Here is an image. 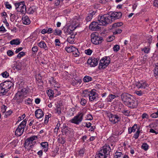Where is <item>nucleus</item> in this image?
Masks as SVG:
<instances>
[{"instance_id": "1", "label": "nucleus", "mask_w": 158, "mask_h": 158, "mask_svg": "<svg viewBox=\"0 0 158 158\" xmlns=\"http://www.w3.org/2000/svg\"><path fill=\"white\" fill-rule=\"evenodd\" d=\"M121 98L124 104L129 108H134L138 106V101L131 95L127 93H124L121 95Z\"/></svg>"}, {"instance_id": "2", "label": "nucleus", "mask_w": 158, "mask_h": 158, "mask_svg": "<svg viewBox=\"0 0 158 158\" xmlns=\"http://www.w3.org/2000/svg\"><path fill=\"white\" fill-rule=\"evenodd\" d=\"M98 20L100 25L105 26L107 24L111 23L113 20L111 18L110 14H104L102 16H99L98 17Z\"/></svg>"}, {"instance_id": "3", "label": "nucleus", "mask_w": 158, "mask_h": 158, "mask_svg": "<svg viewBox=\"0 0 158 158\" xmlns=\"http://www.w3.org/2000/svg\"><path fill=\"white\" fill-rule=\"evenodd\" d=\"M28 91L25 89L24 88L22 89L20 91H18L15 94L13 99L19 104L22 102L23 101V98L25 97Z\"/></svg>"}, {"instance_id": "4", "label": "nucleus", "mask_w": 158, "mask_h": 158, "mask_svg": "<svg viewBox=\"0 0 158 158\" xmlns=\"http://www.w3.org/2000/svg\"><path fill=\"white\" fill-rule=\"evenodd\" d=\"M27 123L26 119L23 120L15 132V135L18 136H21L23 133Z\"/></svg>"}, {"instance_id": "5", "label": "nucleus", "mask_w": 158, "mask_h": 158, "mask_svg": "<svg viewBox=\"0 0 158 158\" xmlns=\"http://www.w3.org/2000/svg\"><path fill=\"white\" fill-rule=\"evenodd\" d=\"M110 58L105 57L100 61L98 68L99 69H104L106 68L110 63Z\"/></svg>"}, {"instance_id": "6", "label": "nucleus", "mask_w": 158, "mask_h": 158, "mask_svg": "<svg viewBox=\"0 0 158 158\" xmlns=\"http://www.w3.org/2000/svg\"><path fill=\"white\" fill-rule=\"evenodd\" d=\"M83 115V114L82 113H79L77 115H76L73 119H71L70 122L72 123L78 124L82 121Z\"/></svg>"}, {"instance_id": "7", "label": "nucleus", "mask_w": 158, "mask_h": 158, "mask_svg": "<svg viewBox=\"0 0 158 158\" xmlns=\"http://www.w3.org/2000/svg\"><path fill=\"white\" fill-rule=\"evenodd\" d=\"M91 37L92 43L96 45L101 44L103 40L102 37L96 36L94 34H92Z\"/></svg>"}, {"instance_id": "8", "label": "nucleus", "mask_w": 158, "mask_h": 158, "mask_svg": "<svg viewBox=\"0 0 158 158\" xmlns=\"http://www.w3.org/2000/svg\"><path fill=\"white\" fill-rule=\"evenodd\" d=\"M108 116L109 117V121L114 124L118 122L120 120V118L116 115H113L110 113H108Z\"/></svg>"}, {"instance_id": "9", "label": "nucleus", "mask_w": 158, "mask_h": 158, "mask_svg": "<svg viewBox=\"0 0 158 158\" xmlns=\"http://www.w3.org/2000/svg\"><path fill=\"white\" fill-rule=\"evenodd\" d=\"M0 85L2 88H4L6 91H8L12 86L13 83L10 81H6L0 84Z\"/></svg>"}, {"instance_id": "10", "label": "nucleus", "mask_w": 158, "mask_h": 158, "mask_svg": "<svg viewBox=\"0 0 158 158\" xmlns=\"http://www.w3.org/2000/svg\"><path fill=\"white\" fill-rule=\"evenodd\" d=\"M98 60L97 58L91 57L88 59L87 63L90 66L95 67L98 65Z\"/></svg>"}, {"instance_id": "11", "label": "nucleus", "mask_w": 158, "mask_h": 158, "mask_svg": "<svg viewBox=\"0 0 158 158\" xmlns=\"http://www.w3.org/2000/svg\"><path fill=\"white\" fill-rule=\"evenodd\" d=\"M88 96H89V99L91 101H93L97 99L98 94L93 90L91 91L90 92H88Z\"/></svg>"}, {"instance_id": "12", "label": "nucleus", "mask_w": 158, "mask_h": 158, "mask_svg": "<svg viewBox=\"0 0 158 158\" xmlns=\"http://www.w3.org/2000/svg\"><path fill=\"white\" fill-rule=\"evenodd\" d=\"M109 13L110 14L111 18H112V20L120 18L122 15L120 12H115Z\"/></svg>"}, {"instance_id": "13", "label": "nucleus", "mask_w": 158, "mask_h": 158, "mask_svg": "<svg viewBox=\"0 0 158 158\" xmlns=\"http://www.w3.org/2000/svg\"><path fill=\"white\" fill-rule=\"evenodd\" d=\"M100 24L96 22H93L89 26V28L92 31H98L100 29V27L98 26Z\"/></svg>"}, {"instance_id": "14", "label": "nucleus", "mask_w": 158, "mask_h": 158, "mask_svg": "<svg viewBox=\"0 0 158 158\" xmlns=\"http://www.w3.org/2000/svg\"><path fill=\"white\" fill-rule=\"evenodd\" d=\"M136 86L139 89H144L148 86V85L145 82L139 81L136 83Z\"/></svg>"}, {"instance_id": "15", "label": "nucleus", "mask_w": 158, "mask_h": 158, "mask_svg": "<svg viewBox=\"0 0 158 158\" xmlns=\"http://www.w3.org/2000/svg\"><path fill=\"white\" fill-rule=\"evenodd\" d=\"M110 150V148L109 145H105L103 146L100 152H103L104 155H108Z\"/></svg>"}, {"instance_id": "16", "label": "nucleus", "mask_w": 158, "mask_h": 158, "mask_svg": "<svg viewBox=\"0 0 158 158\" xmlns=\"http://www.w3.org/2000/svg\"><path fill=\"white\" fill-rule=\"evenodd\" d=\"M35 115L37 118H40L43 116L44 114L41 109H38L35 111Z\"/></svg>"}, {"instance_id": "17", "label": "nucleus", "mask_w": 158, "mask_h": 158, "mask_svg": "<svg viewBox=\"0 0 158 158\" xmlns=\"http://www.w3.org/2000/svg\"><path fill=\"white\" fill-rule=\"evenodd\" d=\"M22 20L23 24L25 25H28L31 23L30 20L27 16H23Z\"/></svg>"}, {"instance_id": "18", "label": "nucleus", "mask_w": 158, "mask_h": 158, "mask_svg": "<svg viewBox=\"0 0 158 158\" xmlns=\"http://www.w3.org/2000/svg\"><path fill=\"white\" fill-rule=\"evenodd\" d=\"M15 8L17 11H19V10H20V9H21L22 7H23V6H25L24 2L16 3H15Z\"/></svg>"}, {"instance_id": "19", "label": "nucleus", "mask_w": 158, "mask_h": 158, "mask_svg": "<svg viewBox=\"0 0 158 158\" xmlns=\"http://www.w3.org/2000/svg\"><path fill=\"white\" fill-rule=\"evenodd\" d=\"M30 139L29 138H28L25 141V142L24 143V146L25 147H28L29 145V144H30V148H32V146L34 145V143H31V141L30 140Z\"/></svg>"}, {"instance_id": "20", "label": "nucleus", "mask_w": 158, "mask_h": 158, "mask_svg": "<svg viewBox=\"0 0 158 158\" xmlns=\"http://www.w3.org/2000/svg\"><path fill=\"white\" fill-rule=\"evenodd\" d=\"M41 146L43 147V149H44V151L46 152L48 149V143L47 142H42L40 144Z\"/></svg>"}, {"instance_id": "21", "label": "nucleus", "mask_w": 158, "mask_h": 158, "mask_svg": "<svg viewBox=\"0 0 158 158\" xmlns=\"http://www.w3.org/2000/svg\"><path fill=\"white\" fill-rule=\"evenodd\" d=\"M76 34H72L67 38L68 41L70 44H72L74 41V38Z\"/></svg>"}, {"instance_id": "22", "label": "nucleus", "mask_w": 158, "mask_h": 158, "mask_svg": "<svg viewBox=\"0 0 158 158\" xmlns=\"http://www.w3.org/2000/svg\"><path fill=\"white\" fill-rule=\"evenodd\" d=\"M75 29V27L74 28V29L73 28V27H72V26H69V27L67 29L66 33L67 35H71L72 34H74L73 33V31Z\"/></svg>"}, {"instance_id": "23", "label": "nucleus", "mask_w": 158, "mask_h": 158, "mask_svg": "<svg viewBox=\"0 0 158 158\" xmlns=\"http://www.w3.org/2000/svg\"><path fill=\"white\" fill-rule=\"evenodd\" d=\"M38 46L41 48H44L45 50L48 49V47H47L45 43L43 41H41L39 43Z\"/></svg>"}, {"instance_id": "24", "label": "nucleus", "mask_w": 158, "mask_h": 158, "mask_svg": "<svg viewBox=\"0 0 158 158\" xmlns=\"http://www.w3.org/2000/svg\"><path fill=\"white\" fill-rule=\"evenodd\" d=\"M20 43L19 40L18 39H16L11 40L10 42V44L11 45H18Z\"/></svg>"}, {"instance_id": "25", "label": "nucleus", "mask_w": 158, "mask_h": 158, "mask_svg": "<svg viewBox=\"0 0 158 158\" xmlns=\"http://www.w3.org/2000/svg\"><path fill=\"white\" fill-rule=\"evenodd\" d=\"M103 152H101L96 155L95 158H106L107 156L104 155Z\"/></svg>"}, {"instance_id": "26", "label": "nucleus", "mask_w": 158, "mask_h": 158, "mask_svg": "<svg viewBox=\"0 0 158 158\" xmlns=\"http://www.w3.org/2000/svg\"><path fill=\"white\" fill-rule=\"evenodd\" d=\"M75 48L74 47L71 46L70 47H66L65 49L68 52H73Z\"/></svg>"}, {"instance_id": "27", "label": "nucleus", "mask_w": 158, "mask_h": 158, "mask_svg": "<svg viewBox=\"0 0 158 158\" xmlns=\"http://www.w3.org/2000/svg\"><path fill=\"white\" fill-rule=\"evenodd\" d=\"M55 110L56 111V113L59 114L61 113V109L60 105L56 104V106Z\"/></svg>"}, {"instance_id": "28", "label": "nucleus", "mask_w": 158, "mask_h": 158, "mask_svg": "<svg viewBox=\"0 0 158 158\" xmlns=\"http://www.w3.org/2000/svg\"><path fill=\"white\" fill-rule=\"evenodd\" d=\"M92 78L91 77L86 76H85L83 78V81L85 82H88L92 81Z\"/></svg>"}, {"instance_id": "29", "label": "nucleus", "mask_w": 158, "mask_h": 158, "mask_svg": "<svg viewBox=\"0 0 158 158\" xmlns=\"http://www.w3.org/2000/svg\"><path fill=\"white\" fill-rule=\"evenodd\" d=\"M72 52L73 54L75 57L78 56L80 54V52H79L78 49L76 48H75V49Z\"/></svg>"}, {"instance_id": "30", "label": "nucleus", "mask_w": 158, "mask_h": 158, "mask_svg": "<svg viewBox=\"0 0 158 158\" xmlns=\"http://www.w3.org/2000/svg\"><path fill=\"white\" fill-rule=\"evenodd\" d=\"M20 10H19L18 12H20L23 14H25L27 12L25 5L23 6V7H22Z\"/></svg>"}, {"instance_id": "31", "label": "nucleus", "mask_w": 158, "mask_h": 158, "mask_svg": "<svg viewBox=\"0 0 158 158\" xmlns=\"http://www.w3.org/2000/svg\"><path fill=\"white\" fill-rule=\"evenodd\" d=\"M123 23L122 22H118L113 24L112 27L113 28H115L118 27L123 25Z\"/></svg>"}, {"instance_id": "32", "label": "nucleus", "mask_w": 158, "mask_h": 158, "mask_svg": "<svg viewBox=\"0 0 158 158\" xmlns=\"http://www.w3.org/2000/svg\"><path fill=\"white\" fill-rule=\"evenodd\" d=\"M7 92V91L6 90V89H4V88H2V87L0 85V94H2V95H5Z\"/></svg>"}, {"instance_id": "33", "label": "nucleus", "mask_w": 158, "mask_h": 158, "mask_svg": "<svg viewBox=\"0 0 158 158\" xmlns=\"http://www.w3.org/2000/svg\"><path fill=\"white\" fill-rule=\"evenodd\" d=\"M155 76H157L158 78V64L156 65L155 67L154 70Z\"/></svg>"}, {"instance_id": "34", "label": "nucleus", "mask_w": 158, "mask_h": 158, "mask_svg": "<svg viewBox=\"0 0 158 158\" xmlns=\"http://www.w3.org/2000/svg\"><path fill=\"white\" fill-rule=\"evenodd\" d=\"M137 125L136 124H135L131 128H132V130L131 131H130V128L128 129V132L129 133L131 134L132 132H135V131L136 129L137 128Z\"/></svg>"}, {"instance_id": "35", "label": "nucleus", "mask_w": 158, "mask_h": 158, "mask_svg": "<svg viewBox=\"0 0 158 158\" xmlns=\"http://www.w3.org/2000/svg\"><path fill=\"white\" fill-rule=\"evenodd\" d=\"M63 0H55L54 2V4L56 6L61 5L63 3Z\"/></svg>"}, {"instance_id": "36", "label": "nucleus", "mask_w": 158, "mask_h": 158, "mask_svg": "<svg viewBox=\"0 0 158 158\" xmlns=\"http://www.w3.org/2000/svg\"><path fill=\"white\" fill-rule=\"evenodd\" d=\"M35 8H33L32 7H30L27 10V13L29 14H32L35 12Z\"/></svg>"}, {"instance_id": "37", "label": "nucleus", "mask_w": 158, "mask_h": 158, "mask_svg": "<svg viewBox=\"0 0 158 158\" xmlns=\"http://www.w3.org/2000/svg\"><path fill=\"white\" fill-rule=\"evenodd\" d=\"M122 155V153L121 152H117L115 153V156L114 157V158H120Z\"/></svg>"}, {"instance_id": "38", "label": "nucleus", "mask_w": 158, "mask_h": 158, "mask_svg": "<svg viewBox=\"0 0 158 158\" xmlns=\"http://www.w3.org/2000/svg\"><path fill=\"white\" fill-rule=\"evenodd\" d=\"M29 138L31 143H34L35 144V142H33V141L37 139V136H33L29 137Z\"/></svg>"}, {"instance_id": "39", "label": "nucleus", "mask_w": 158, "mask_h": 158, "mask_svg": "<svg viewBox=\"0 0 158 158\" xmlns=\"http://www.w3.org/2000/svg\"><path fill=\"white\" fill-rule=\"evenodd\" d=\"M116 97V96L113 94H110L109 96V98H107L108 102H111V100L114 99Z\"/></svg>"}, {"instance_id": "40", "label": "nucleus", "mask_w": 158, "mask_h": 158, "mask_svg": "<svg viewBox=\"0 0 158 158\" xmlns=\"http://www.w3.org/2000/svg\"><path fill=\"white\" fill-rule=\"evenodd\" d=\"M22 67V63H19L16 64L15 68L17 70H19L21 69Z\"/></svg>"}, {"instance_id": "41", "label": "nucleus", "mask_w": 158, "mask_h": 158, "mask_svg": "<svg viewBox=\"0 0 158 158\" xmlns=\"http://www.w3.org/2000/svg\"><path fill=\"white\" fill-rule=\"evenodd\" d=\"M141 50L146 53H148L150 50V48L145 47L143 48Z\"/></svg>"}, {"instance_id": "42", "label": "nucleus", "mask_w": 158, "mask_h": 158, "mask_svg": "<svg viewBox=\"0 0 158 158\" xmlns=\"http://www.w3.org/2000/svg\"><path fill=\"white\" fill-rule=\"evenodd\" d=\"M47 94L48 96L49 97H51L52 96L53 97V91L52 90H51V89H50L47 91Z\"/></svg>"}, {"instance_id": "43", "label": "nucleus", "mask_w": 158, "mask_h": 158, "mask_svg": "<svg viewBox=\"0 0 158 158\" xmlns=\"http://www.w3.org/2000/svg\"><path fill=\"white\" fill-rule=\"evenodd\" d=\"M25 55V52H19L17 55V57L18 58L20 59L22 56Z\"/></svg>"}, {"instance_id": "44", "label": "nucleus", "mask_w": 158, "mask_h": 158, "mask_svg": "<svg viewBox=\"0 0 158 158\" xmlns=\"http://www.w3.org/2000/svg\"><path fill=\"white\" fill-rule=\"evenodd\" d=\"M142 149H144L145 150H147L148 148V146L146 143H143L141 146Z\"/></svg>"}, {"instance_id": "45", "label": "nucleus", "mask_w": 158, "mask_h": 158, "mask_svg": "<svg viewBox=\"0 0 158 158\" xmlns=\"http://www.w3.org/2000/svg\"><path fill=\"white\" fill-rule=\"evenodd\" d=\"M92 18V15L91 14H88V16L86 18L85 20L86 22H88L91 20Z\"/></svg>"}, {"instance_id": "46", "label": "nucleus", "mask_w": 158, "mask_h": 158, "mask_svg": "<svg viewBox=\"0 0 158 158\" xmlns=\"http://www.w3.org/2000/svg\"><path fill=\"white\" fill-rule=\"evenodd\" d=\"M81 81V80L79 79V80H78V81H77L76 80H73L72 82V84L73 85H76L77 84H78V83H80Z\"/></svg>"}, {"instance_id": "47", "label": "nucleus", "mask_w": 158, "mask_h": 158, "mask_svg": "<svg viewBox=\"0 0 158 158\" xmlns=\"http://www.w3.org/2000/svg\"><path fill=\"white\" fill-rule=\"evenodd\" d=\"M62 33V31L61 30L59 29H55V33L54 34L55 35H60Z\"/></svg>"}, {"instance_id": "48", "label": "nucleus", "mask_w": 158, "mask_h": 158, "mask_svg": "<svg viewBox=\"0 0 158 158\" xmlns=\"http://www.w3.org/2000/svg\"><path fill=\"white\" fill-rule=\"evenodd\" d=\"M139 129H138L137 131L134 135V137L135 138V139H136L138 138L139 136Z\"/></svg>"}, {"instance_id": "49", "label": "nucleus", "mask_w": 158, "mask_h": 158, "mask_svg": "<svg viewBox=\"0 0 158 158\" xmlns=\"http://www.w3.org/2000/svg\"><path fill=\"white\" fill-rule=\"evenodd\" d=\"M119 46L118 45H115L113 47V50L114 52H117L119 50Z\"/></svg>"}, {"instance_id": "50", "label": "nucleus", "mask_w": 158, "mask_h": 158, "mask_svg": "<svg viewBox=\"0 0 158 158\" xmlns=\"http://www.w3.org/2000/svg\"><path fill=\"white\" fill-rule=\"evenodd\" d=\"M2 75L3 77L7 78L9 77V74L6 71H5L2 73Z\"/></svg>"}, {"instance_id": "51", "label": "nucleus", "mask_w": 158, "mask_h": 158, "mask_svg": "<svg viewBox=\"0 0 158 158\" xmlns=\"http://www.w3.org/2000/svg\"><path fill=\"white\" fill-rule=\"evenodd\" d=\"M151 117L153 118H156L158 117V110L157 112L152 113L151 115Z\"/></svg>"}, {"instance_id": "52", "label": "nucleus", "mask_w": 158, "mask_h": 158, "mask_svg": "<svg viewBox=\"0 0 158 158\" xmlns=\"http://www.w3.org/2000/svg\"><path fill=\"white\" fill-rule=\"evenodd\" d=\"M32 99L28 98L25 101V103L26 104L30 105L32 103Z\"/></svg>"}, {"instance_id": "53", "label": "nucleus", "mask_w": 158, "mask_h": 158, "mask_svg": "<svg viewBox=\"0 0 158 158\" xmlns=\"http://www.w3.org/2000/svg\"><path fill=\"white\" fill-rule=\"evenodd\" d=\"M122 30L120 29H116V30L113 32V34L114 35H116L118 34H120L122 32Z\"/></svg>"}, {"instance_id": "54", "label": "nucleus", "mask_w": 158, "mask_h": 158, "mask_svg": "<svg viewBox=\"0 0 158 158\" xmlns=\"http://www.w3.org/2000/svg\"><path fill=\"white\" fill-rule=\"evenodd\" d=\"M92 52V51L90 49L85 50V54L88 55H90Z\"/></svg>"}, {"instance_id": "55", "label": "nucleus", "mask_w": 158, "mask_h": 158, "mask_svg": "<svg viewBox=\"0 0 158 158\" xmlns=\"http://www.w3.org/2000/svg\"><path fill=\"white\" fill-rule=\"evenodd\" d=\"M51 114H48V115H46L45 116L44 119L45 123H47L48 122V119L49 117H51Z\"/></svg>"}, {"instance_id": "56", "label": "nucleus", "mask_w": 158, "mask_h": 158, "mask_svg": "<svg viewBox=\"0 0 158 158\" xmlns=\"http://www.w3.org/2000/svg\"><path fill=\"white\" fill-rule=\"evenodd\" d=\"M38 49V48L37 46H34L32 48V51L34 53H36L37 52Z\"/></svg>"}, {"instance_id": "57", "label": "nucleus", "mask_w": 158, "mask_h": 158, "mask_svg": "<svg viewBox=\"0 0 158 158\" xmlns=\"http://www.w3.org/2000/svg\"><path fill=\"white\" fill-rule=\"evenodd\" d=\"M135 93L136 94L139 96H141L142 94H144V92L142 91L141 90L136 91L135 92Z\"/></svg>"}, {"instance_id": "58", "label": "nucleus", "mask_w": 158, "mask_h": 158, "mask_svg": "<svg viewBox=\"0 0 158 158\" xmlns=\"http://www.w3.org/2000/svg\"><path fill=\"white\" fill-rule=\"evenodd\" d=\"M122 112L126 116H128L129 115L130 112L128 110H124Z\"/></svg>"}, {"instance_id": "59", "label": "nucleus", "mask_w": 158, "mask_h": 158, "mask_svg": "<svg viewBox=\"0 0 158 158\" xmlns=\"http://www.w3.org/2000/svg\"><path fill=\"white\" fill-rule=\"evenodd\" d=\"M114 38L115 37L114 36H110L107 38V40L108 42H111L113 40Z\"/></svg>"}, {"instance_id": "60", "label": "nucleus", "mask_w": 158, "mask_h": 158, "mask_svg": "<svg viewBox=\"0 0 158 158\" xmlns=\"http://www.w3.org/2000/svg\"><path fill=\"white\" fill-rule=\"evenodd\" d=\"M7 107L5 105H3L1 107V112L4 113L6 111Z\"/></svg>"}, {"instance_id": "61", "label": "nucleus", "mask_w": 158, "mask_h": 158, "mask_svg": "<svg viewBox=\"0 0 158 158\" xmlns=\"http://www.w3.org/2000/svg\"><path fill=\"white\" fill-rule=\"evenodd\" d=\"M86 103V101L85 99L82 98L81 99V101L80 102V104H81V105L83 106H84L85 105Z\"/></svg>"}, {"instance_id": "62", "label": "nucleus", "mask_w": 158, "mask_h": 158, "mask_svg": "<svg viewBox=\"0 0 158 158\" xmlns=\"http://www.w3.org/2000/svg\"><path fill=\"white\" fill-rule=\"evenodd\" d=\"M85 149L83 148L80 150L79 151V154L80 156H82L84 153Z\"/></svg>"}, {"instance_id": "63", "label": "nucleus", "mask_w": 158, "mask_h": 158, "mask_svg": "<svg viewBox=\"0 0 158 158\" xmlns=\"http://www.w3.org/2000/svg\"><path fill=\"white\" fill-rule=\"evenodd\" d=\"M55 42V45L56 46H60V42L59 39H56Z\"/></svg>"}, {"instance_id": "64", "label": "nucleus", "mask_w": 158, "mask_h": 158, "mask_svg": "<svg viewBox=\"0 0 158 158\" xmlns=\"http://www.w3.org/2000/svg\"><path fill=\"white\" fill-rule=\"evenodd\" d=\"M8 55L9 56H11L14 54V52L11 50H9L7 52Z\"/></svg>"}]
</instances>
